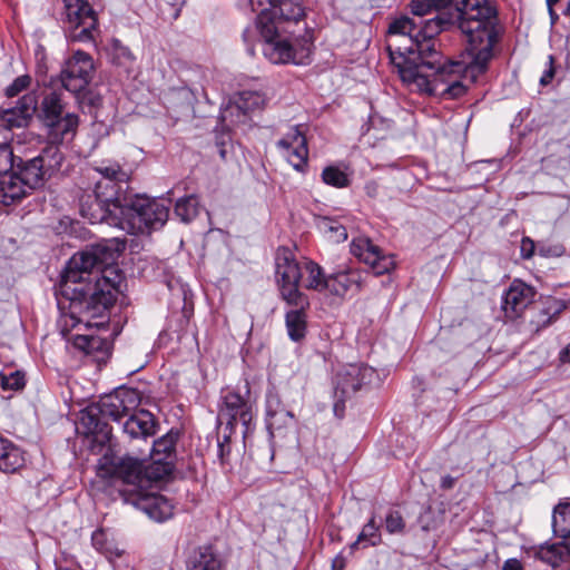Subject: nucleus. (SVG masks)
Instances as JSON below:
<instances>
[{"label": "nucleus", "mask_w": 570, "mask_h": 570, "mask_svg": "<svg viewBox=\"0 0 570 570\" xmlns=\"http://www.w3.org/2000/svg\"><path fill=\"white\" fill-rule=\"evenodd\" d=\"M47 144L68 145L73 140L79 127V116L67 112L63 117L42 122Z\"/></svg>", "instance_id": "nucleus-19"}, {"label": "nucleus", "mask_w": 570, "mask_h": 570, "mask_svg": "<svg viewBox=\"0 0 570 570\" xmlns=\"http://www.w3.org/2000/svg\"><path fill=\"white\" fill-rule=\"evenodd\" d=\"M549 16H550V19H551V23L554 24L558 19H559V16L557 14V12L553 10V8L549 9Z\"/></svg>", "instance_id": "nucleus-57"}, {"label": "nucleus", "mask_w": 570, "mask_h": 570, "mask_svg": "<svg viewBox=\"0 0 570 570\" xmlns=\"http://www.w3.org/2000/svg\"><path fill=\"white\" fill-rule=\"evenodd\" d=\"M38 99L32 92L23 95L14 108L4 109L0 121L7 129L26 127L37 111Z\"/></svg>", "instance_id": "nucleus-20"}, {"label": "nucleus", "mask_w": 570, "mask_h": 570, "mask_svg": "<svg viewBox=\"0 0 570 570\" xmlns=\"http://www.w3.org/2000/svg\"><path fill=\"white\" fill-rule=\"evenodd\" d=\"M535 250L534 242L529 237H523L521 240L520 253L524 259H530Z\"/></svg>", "instance_id": "nucleus-48"}, {"label": "nucleus", "mask_w": 570, "mask_h": 570, "mask_svg": "<svg viewBox=\"0 0 570 570\" xmlns=\"http://www.w3.org/2000/svg\"><path fill=\"white\" fill-rule=\"evenodd\" d=\"M114 215H118L112 220V226L118 227L129 234L146 233L150 229H157L167 222L169 208L161 202L148 197H136L125 207H114Z\"/></svg>", "instance_id": "nucleus-5"}, {"label": "nucleus", "mask_w": 570, "mask_h": 570, "mask_svg": "<svg viewBox=\"0 0 570 570\" xmlns=\"http://www.w3.org/2000/svg\"><path fill=\"white\" fill-rule=\"evenodd\" d=\"M265 104V97L259 91L243 90L238 94L235 105L236 108L247 114L263 108Z\"/></svg>", "instance_id": "nucleus-33"}, {"label": "nucleus", "mask_w": 570, "mask_h": 570, "mask_svg": "<svg viewBox=\"0 0 570 570\" xmlns=\"http://www.w3.org/2000/svg\"><path fill=\"white\" fill-rule=\"evenodd\" d=\"M560 361L563 363H570V343L561 351Z\"/></svg>", "instance_id": "nucleus-55"}, {"label": "nucleus", "mask_w": 570, "mask_h": 570, "mask_svg": "<svg viewBox=\"0 0 570 570\" xmlns=\"http://www.w3.org/2000/svg\"><path fill=\"white\" fill-rule=\"evenodd\" d=\"M124 424V432L131 439L147 438L155 433V420L146 410L132 411Z\"/></svg>", "instance_id": "nucleus-25"}, {"label": "nucleus", "mask_w": 570, "mask_h": 570, "mask_svg": "<svg viewBox=\"0 0 570 570\" xmlns=\"http://www.w3.org/2000/svg\"><path fill=\"white\" fill-rule=\"evenodd\" d=\"M386 531L391 534L402 533L405 528L403 517L399 511H391L385 518Z\"/></svg>", "instance_id": "nucleus-44"}, {"label": "nucleus", "mask_w": 570, "mask_h": 570, "mask_svg": "<svg viewBox=\"0 0 570 570\" xmlns=\"http://www.w3.org/2000/svg\"><path fill=\"white\" fill-rule=\"evenodd\" d=\"M502 570H523V568H522V564H521V562L519 560H517V559H508L504 562Z\"/></svg>", "instance_id": "nucleus-53"}, {"label": "nucleus", "mask_w": 570, "mask_h": 570, "mask_svg": "<svg viewBox=\"0 0 570 570\" xmlns=\"http://www.w3.org/2000/svg\"><path fill=\"white\" fill-rule=\"evenodd\" d=\"M282 404L279 397L275 394H268L266 399V417L271 415H275L278 412H287Z\"/></svg>", "instance_id": "nucleus-47"}, {"label": "nucleus", "mask_w": 570, "mask_h": 570, "mask_svg": "<svg viewBox=\"0 0 570 570\" xmlns=\"http://www.w3.org/2000/svg\"><path fill=\"white\" fill-rule=\"evenodd\" d=\"M553 528L563 538L562 544H551L542 547L539 556L550 564H557L563 556L564 550L570 553V503L560 504L554 509Z\"/></svg>", "instance_id": "nucleus-15"}, {"label": "nucleus", "mask_w": 570, "mask_h": 570, "mask_svg": "<svg viewBox=\"0 0 570 570\" xmlns=\"http://www.w3.org/2000/svg\"><path fill=\"white\" fill-rule=\"evenodd\" d=\"M276 281L281 296L287 304H307V296L298 289L302 269L294 254L285 247L278 248L276 258Z\"/></svg>", "instance_id": "nucleus-8"}, {"label": "nucleus", "mask_w": 570, "mask_h": 570, "mask_svg": "<svg viewBox=\"0 0 570 570\" xmlns=\"http://www.w3.org/2000/svg\"><path fill=\"white\" fill-rule=\"evenodd\" d=\"M552 321V317L549 316V313L546 311V309H542L540 312V318L537 320V321H532V323L539 328V327H544L547 325H549Z\"/></svg>", "instance_id": "nucleus-51"}, {"label": "nucleus", "mask_w": 570, "mask_h": 570, "mask_svg": "<svg viewBox=\"0 0 570 570\" xmlns=\"http://www.w3.org/2000/svg\"><path fill=\"white\" fill-rule=\"evenodd\" d=\"M560 0H547L548 9L553 8L556 3H558Z\"/></svg>", "instance_id": "nucleus-58"}, {"label": "nucleus", "mask_w": 570, "mask_h": 570, "mask_svg": "<svg viewBox=\"0 0 570 570\" xmlns=\"http://www.w3.org/2000/svg\"><path fill=\"white\" fill-rule=\"evenodd\" d=\"M322 180L324 184L335 188H345L351 184L348 175L337 166L325 167L322 171Z\"/></svg>", "instance_id": "nucleus-36"}, {"label": "nucleus", "mask_w": 570, "mask_h": 570, "mask_svg": "<svg viewBox=\"0 0 570 570\" xmlns=\"http://www.w3.org/2000/svg\"><path fill=\"white\" fill-rule=\"evenodd\" d=\"M0 385L4 391H19L24 386V376L20 372L0 374Z\"/></svg>", "instance_id": "nucleus-41"}, {"label": "nucleus", "mask_w": 570, "mask_h": 570, "mask_svg": "<svg viewBox=\"0 0 570 570\" xmlns=\"http://www.w3.org/2000/svg\"><path fill=\"white\" fill-rule=\"evenodd\" d=\"M569 570H570V567H569Z\"/></svg>", "instance_id": "nucleus-62"}, {"label": "nucleus", "mask_w": 570, "mask_h": 570, "mask_svg": "<svg viewBox=\"0 0 570 570\" xmlns=\"http://www.w3.org/2000/svg\"><path fill=\"white\" fill-rule=\"evenodd\" d=\"M249 31L248 30H245L244 33H243V37L245 40H247V36H248Z\"/></svg>", "instance_id": "nucleus-61"}, {"label": "nucleus", "mask_w": 570, "mask_h": 570, "mask_svg": "<svg viewBox=\"0 0 570 570\" xmlns=\"http://www.w3.org/2000/svg\"><path fill=\"white\" fill-rule=\"evenodd\" d=\"M534 289L520 281H513L503 299V311L509 318L519 317L533 302Z\"/></svg>", "instance_id": "nucleus-21"}, {"label": "nucleus", "mask_w": 570, "mask_h": 570, "mask_svg": "<svg viewBox=\"0 0 570 570\" xmlns=\"http://www.w3.org/2000/svg\"><path fill=\"white\" fill-rule=\"evenodd\" d=\"M24 458L21 450L11 441L0 438V470L6 473L16 472L23 466Z\"/></svg>", "instance_id": "nucleus-27"}, {"label": "nucleus", "mask_w": 570, "mask_h": 570, "mask_svg": "<svg viewBox=\"0 0 570 570\" xmlns=\"http://www.w3.org/2000/svg\"><path fill=\"white\" fill-rule=\"evenodd\" d=\"M202 206L196 195L179 198L175 205V215L184 223L195 219L200 213Z\"/></svg>", "instance_id": "nucleus-31"}, {"label": "nucleus", "mask_w": 570, "mask_h": 570, "mask_svg": "<svg viewBox=\"0 0 570 570\" xmlns=\"http://www.w3.org/2000/svg\"><path fill=\"white\" fill-rule=\"evenodd\" d=\"M304 271L307 273L305 278L306 288L318 292L326 289L327 277L324 276L323 269L318 264L308 261L304 264Z\"/></svg>", "instance_id": "nucleus-34"}, {"label": "nucleus", "mask_w": 570, "mask_h": 570, "mask_svg": "<svg viewBox=\"0 0 570 570\" xmlns=\"http://www.w3.org/2000/svg\"><path fill=\"white\" fill-rule=\"evenodd\" d=\"M333 568L336 570H342L344 568V559L341 556L334 559Z\"/></svg>", "instance_id": "nucleus-56"}, {"label": "nucleus", "mask_w": 570, "mask_h": 570, "mask_svg": "<svg viewBox=\"0 0 570 570\" xmlns=\"http://www.w3.org/2000/svg\"><path fill=\"white\" fill-rule=\"evenodd\" d=\"M173 471L171 461L151 460L145 465L142 461L134 458L117 460L115 455L105 453L98 462L97 473L104 479H115L128 488L144 490L150 481H159L168 476Z\"/></svg>", "instance_id": "nucleus-4"}, {"label": "nucleus", "mask_w": 570, "mask_h": 570, "mask_svg": "<svg viewBox=\"0 0 570 570\" xmlns=\"http://www.w3.org/2000/svg\"><path fill=\"white\" fill-rule=\"evenodd\" d=\"M178 436V432L170 431L166 435L156 440L153 445L151 460H167L173 462Z\"/></svg>", "instance_id": "nucleus-30"}, {"label": "nucleus", "mask_w": 570, "mask_h": 570, "mask_svg": "<svg viewBox=\"0 0 570 570\" xmlns=\"http://www.w3.org/2000/svg\"><path fill=\"white\" fill-rule=\"evenodd\" d=\"M140 401L141 396L138 390L120 387L100 400L99 412L102 416L118 421L137 410Z\"/></svg>", "instance_id": "nucleus-14"}, {"label": "nucleus", "mask_w": 570, "mask_h": 570, "mask_svg": "<svg viewBox=\"0 0 570 570\" xmlns=\"http://www.w3.org/2000/svg\"><path fill=\"white\" fill-rule=\"evenodd\" d=\"M188 570H223V564L212 547H200L187 562Z\"/></svg>", "instance_id": "nucleus-28"}, {"label": "nucleus", "mask_w": 570, "mask_h": 570, "mask_svg": "<svg viewBox=\"0 0 570 570\" xmlns=\"http://www.w3.org/2000/svg\"><path fill=\"white\" fill-rule=\"evenodd\" d=\"M450 23L448 18L436 16L416 26V49L389 45L391 62L402 82L411 91L458 99L465 95L464 61H445L435 49L434 38Z\"/></svg>", "instance_id": "nucleus-1"}, {"label": "nucleus", "mask_w": 570, "mask_h": 570, "mask_svg": "<svg viewBox=\"0 0 570 570\" xmlns=\"http://www.w3.org/2000/svg\"><path fill=\"white\" fill-rule=\"evenodd\" d=\"M351 252L368 265L375 275H383L394 268L393 257L382 255L380 248L367 238L354 239L351 244Z\"/></svg>", "instance_id": "nucleus-17"}, {"label": "nucleus", "mask_w": 570, "mask_h": 570, "mask_svg": "<svg viewBox=\"0 0 570 570\" xmlns=\"http://www.w3.org/2000/svg\"><path fill=\"white\" fill-rule=\"evenodd\" d=\"M292 309L285 314V325L289 338L294 342H301L305 338L307 333V309L309 308V301L306 305L289 304Z\"/></svg>", "instance_id": "nucleus-24"}, {"label": "nucleus", "mask_w": 570, "mask_h": 570, "mask_svg": "<svg viewBox=\"0 0 570 570\" xmlns=\"http://www.w3.org/2000/svg\"><path fill=\"white\" fill-rule=\"evenodd\" d=\"M72 344L76 348L85 352L86 354L92 353L104 344L102 340L91 334H76L72 337Z\"/></svg>", "instance_id": "nucleus-39"}, {"label": "nucleus", "mask_w": 570, "mask_h": 570, "mask_svg": "<svg viewBox=\"0 0 570 570\" xmlns=\"http://www.w3.org/2000/svg\"><path fill=\"white\" fill-rule=\"evenodd\" d=\"M95 171L100 175L99 178L116 179V181H129V175L118 163H102L95 167Z\"/></svg>", "instance_id": "nucleus-38"}, {"label": "nucleus", "mask_w": 570, "mask_h": 570, "mask_svg": "<svg viewBox=\"0 0 570 570\" xmlns=\"http://www.w3.org/2000/svg\"><path fill=\"white\" fill-rule=\"evenodd\" d=\"M409 8L411 13L417 17H424L434 11L431 0H411Z\"/></svg>", "instance_id": "nucleus-46"}, {"label": "nucleus", "mask_w": 570, "mask_h": 570, "mask_svg": "<svg viewBox=\"0 0 570 570\" xmlns=\"http://www.w3.org/2000/svg\"><path fill=\"white\" fill-rule=\"evenodd\" d=\"M458 28L468 42L471 59L464 61L465 77L472 82L484 73L493 57L501 28L497 7L490 0H460L456 2Z\"/></svg>", "instance_id": "nucleus-3"}, {"label": "nucleus", "mask_w": 570, "mask_h": 570, "mask_svg": "<svg viewBox=\"0 0 570 570\" xmlns=\"http://www.w3.org/2000/svg\"><path fill=\"white\" fill-rule=\"evenodd\" d=\"M7 137L0 142V174L8 173L13 166V153L7 142Z\"/></svg>", "instance_id": "nucleus-43"}, {"label": "nucleus", "mask_w": 570, "mask_h": 570, "mask_svg": "<svg viewBox=\"0 0 570 570\" xmlns=\"http://www.w3.org/2000/svg\"><path fill=\"white\" fill-rule=\"evenodd\" d=\"M105 538V532L102 530L95 531L92 533V543L94 546L101 551H105V548L102 547V540Z\"/></svg>", "instance_id": "nucleus-52"}, {"label": "nucleus", "mask_w": 570, "mask_h": 570, "mask_svg": "<svg viewBox=\"0 0 570 570\" xmlns=\"http://www.w3.org/2000/svg\"><path fill=\"white\" fill-rule=\"evenodd\" d=\"M41 161V159L35 157L26 161L19 171L17 178L30 189L40 187L46 180V177L49 176V173Z\"/></svg>", "instance_id": "nucleus-26"}, {"label": "nucleus", "mask_w": 570, "mask_h": 570, "mask_svg": "<svg viewBox=\"0 0 570 570\" xmlns=\"http://www.w3.org/2000/svg\"><path fill=\"white\" fill-rule=\"evenodd\" d=\"M120 493L155 521L161 522L173 515V505L163 495L142 493L135 488L121 489Z\"/></svg>", "instance_id": "nucleus-16"}, {"label": "nucleus", "mask_w": 570, "mask_h": 570, "mask_svg": "<svg viewBox=\"0 0 570 570\" xmlns=\"http://www.w3.org/2000/svg\"><path fill=\"white\" fill-rule=\"evenodd\" d=\"M116 256V252L107 245L97 244L76 253L69 259L61 276L62 291L65 292L69 284L87 283L86 287L79 288L78 292L88 298L80 317L73 314L63 316V335L66 331L81 324L88 328L105 324L106 312L116 301L122 283V274L114 265Z\"/></svg>", "instance_id": "nucleus-2"}, {"label": "nucleus", "mask_w": 570, "mask_h": 570, "mask_svg": "<svg viewBox=\"0 0 570 570\" xmlns=\"http://www.w3.org/2000/svg\"><path fill=\"white\" fill-rule=\"evenodd\" d=\"M244 393L240 390H226L223 395V405L219 415L227 420L230 429L237 423L243 426V435H246L252 429V421L254 416L253 403L249 400V386L245 383L243 386Z\"/></svg>", "instance_id": "nucleus-11"}, {"label": "nucleus", "mask_w": 570, "mask_h": 570, "mask_svg": "<svg viewBox=\"0 0 570 570\" xmlns=\"http://www.w3.org/2000/svg\"><path fill=\"white\" fill-rule=\"evenodd\" d=\"M293 414L291 411L287 412H278L275 415H271L266 417L267 428L272 434L276 431H281L286 428L293 421Z\"/></svg>", "instance_id": "nucleus-40"}, {"label": "nucleus", "mask_w": 570, "mask_h": 570, "mask_svg": "<svg viewBox=\"0 0 570 570\" xmlns=\"http://www.w3.org/2000/svg\"><path fill=\"white\" fill-rule=\"evenodd\" d=\"M66 107V96L61 89L46 91L39 106V119L41 122H46L63 117V115L68 112Z\"/></svg>", "instance_id": "nucleus-23"}, {"label": "nucleus", "mask_w": 570, "mask_h": 570, "mask_svg": "<svg viewBox=\"0 0 570 570\" xmlns=\"http://www.w3.org/2000/svg\"><path fill=\"white\" fill-rule=\"evenodd\" d=\"M548 59H549V69L540 78L541 86L549 85L554 77L553 56H549Z\"/></svg>", "instance_id": "nucleus-50"}, {"label": "nucleus", "mask_w": 570, "mask_h": 570, "mask_svg": "<svg viewBox=\"0 0 570 570\" xmlns=\"http://www.w3.org/2000/svg\"><path fill=\"white\" fill-rule=\"evenodd\" d=\"M538 252L541 256L544 257H558L563 254V247L560 245L547 246L540 244L538 247Z\"/></svg>", "instance_id": "nucleus-49"}, {"label": "nucleus", "mask_w": 570, "mask_h": 570, "mask_svg": "<svg viewBox=\"0 0 570 570\" xmlns=\"http://www.w3.org/2000/svg\"><path fill=\"white\" fill-rule=\"evenodd\" d=\"M128 181H116V179L98 178L95 183V202L87 208L85 203H81V213L89 220L95 223L106 222L112 226V220H116L118 215H114V207H125L124 203L125 191Z\"/></svg>", "instance_id": "nucleus-7"}, {"label": "nucleus", "mask_w": 570, "mask_h": 570, "mask_svg": "<svg viewBox=\"0 0 570 570\" xmlns=\"http://www.w3.org/2000/svg\"><path fill=\"white\" fill-rule=\"evenodd\" d=\"M65 24L72 41L94 40L98 19L87 0H63Z\"/></svg>", "instance_id": "nucleus-9"}, {"label": "nucleus", "mask_w": 570, "mask_h": 570, "mask_svg": "<svg viewBox=\"0 0 570 570\" xmlns=\"http://www.w3.org/2000/svg\"><path fill=\"white\" fill-rule=\"evenodd\" d=\"M264 39L263 53L275 65H305L312 52V37L284 36L278 26L257 27Z\"/></svg>", "instance_id": "nucleus-6"}, {"label": "nucleus", "mask_w": 570, "mask_h": 570, "mask_svg": "<svg viewBox=\"0 0 570 570\" xmlns=\"http://www.w3.org/2000/svg\"><path fill=\"white\" fill-rule=\"evenodd\" d=\"M416 24L409 17H401L395 19L389 27V42L394 43L396 46L412 47L416 49Z\"/></svg>", "instance_id": "nucleus-22"}, {"label": "nucleus", "mask_w": 570, "mask_h": 570, "mask_svg": "<svg viewBox=\"0 0 570 570\" xmlns=\"http://www.w3.org/2000/svg\"><path fill=\"white\" fill-rule=\"evenodd\" d=\"M114 62L118 66H122L126 70H129L134 65V56L128 48L119 47L115 50Z\"/></svg>", "instance_id": "nucleus-45"}, {"label": "nucleus", "mask_w": 570, "mask_h": 570, "mask_svg": "<svg viewBox=\"0 0 570 570\" xmlns=\"http://www.w3.org/2000/svg\"><path fill=\"white\" fill-rule=\"evenodd\" d=\"M61 145L59 144H47L40 155L36 158L41 159L42 165L51 176L55 171L59 170L63 160V154L60 151Z\"/></svg>", "instance_id": "nucleus-32"}, {"label": "nucleus", "mask_w": 570, "mask_h": 570, "mask_svg": "<svg viewBox=\"0 0 570 570\" xmlns=\"http://www.w3.org/2000/svg\"><path fill=\"white\" fill-rule=\"evenodd\" d=\"M564 14L570 17V0L568 2L567 8H566Z\"/></svg>", "instance_id": "nucleus-60"}, {"label": "nucleus", "mask_w": 570, "mask_h": 570, "mask_svg": "<svg viewBox=\"0 0 570 570\" xmlns=\"http://www.w3.org/2000/svg\"><path fill=\"white\" fill-rule=\"evenodd\" d=\"M353 287H360V275L356 272H344L327 277L326 289L330 293L343 296Z\"/></svg>", "instance_id": "nucleus-29"}, {"label": "nucleus", "mask_w": 570, "mask_h": 570, "mask_svg": "<svg viewBox=\"0 0 570 570\" xmlns=\"http://www.w3.org/2000/svg\"><path fill=\"white\" fill-rule=\"evenodd\" d=\"M30 83L31 77L29 75L19 76L4 89V95L8 98L17 97L20 92L27 90Z\"/></svg>", "instance_id": "nucleus-42"}, {"label": "nucleus", "mask_w": 570, "mask_h": 570, "mask_svg": "<svg viewBox=\"0 0 570 570\" xmlns=\"http://www.w3.org/2000/svg\"><path fill=\"white\" fill-rule=\"evenodd\" d=\"M320 228L332 242L340 243L347 239L346 228L337 220L323 218L320 223Z\"/></svg>", "instance_id": "nucleus-37"}, {"label": "nucleus", "mask_w": 570, "mask_h": 570, "mask_svg": "<svg viewBox=\"0 0 570 570\" xmlns=\"http://www.w3.org/2000/svg\"><path fill=\"white\" fill-rule=\"evenodd\" d=\"M23 195H24V191H21V193H12V194H10V197H11L12 199H14V198H20V197H22Z\"/></svg>", "instance_id": "nucleus-59"}, {"label": "nucleus", "mask_w": 570, "mask_h": 570, "mask_svg": "<svg viewBox=\"0 0 570 570\" xmlns=\"http://www.w3.org/2000/svg\"><path fill=\"white\" fill-rule=\"evenodd\" d=\"M381 542V534L379 532V527L375 523V519L371 518L368 522L363 527L361 533L358 534L356 541L351 544V550H355L360 544L363 547L376 546Z\"/></svg>", "instance_id": "nucleus-35"}, {"label": "nucleus", "mask_w": 570, "mask_h": 570, "mask_svg": "<svg viewBox=\"0 0 570 570\" xmlns=\"http://www.w3.org/2000/svg\"><path fill=\"white\" fill-rule=\"evenodd\" d=\"M374 370L365 364H348L336 375L335 395L337 402L334 411L337 412L344 399L358 391L363 384L374 376Z\"/></svg>", "instance_id": "nucleus-13"}, {"label": "nucleus", "mask_w": 570, "mask_h": 570, "mask_svg": "<svg viewBox=\"0 0 570 570\" xmlns=\"http://www.w3.org/2000/svg\"><path fill=\"white\" fill-rule=\"evenodd\" d=\"M261 12L257 27L297 24L306 17V8L301 0H256Z\"/></svg>", "instance_id": "nucleus-10"}, {"label": "nucleus", "mask_w": 570, "mask_h": 570, "mask_svg": "<svg viewBox=\"0 0 570 570\" xmlns=\"http://www.w3.org/2000/svg\"><path fill=\"white\" fill-rule=\"evenodd\" d=\"M277 147L281 148L289 164L296 169L302 170L308 158L307 141L299 129V126H293L288 132L277 141Z\"/></svg>", "instance_id": "nucleus-18"}, {"label": "nucleus", "mask_w": 570, "mask_h": 570, "mask_svg": "<svg viewBox=\"0 0 570 570\" xmlns=\"http://www.w3.org/2000/svg\"><path fill=\"white\" fill-rule=\"evenodd\" d=\"M94 70V61L90 55L78 50L66 61L61 70V85L70 92H80L91 81Z\"/></svg>", "instance_id": "nucleus-12"}, {"label": "nucleus", "mask_w": 570, "mask_h": 570, "mask_svg": "<svg viewBox=\"0 0 570 570\" xmlns=\"http://www.w3.org/2000/svg\"><path fill=\"white\" fill-rule=\"evenodd\" d=\"M455 484V479L451 475H444L442 479H441V482H440V488L443 489V490H450L454 487Z\"/></svg>", "instance_id": "nucleus-54"}]
</instances>
